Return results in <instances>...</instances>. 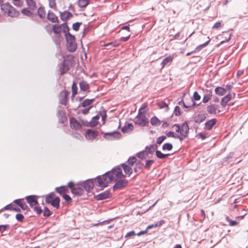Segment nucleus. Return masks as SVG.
<instances>
[{"label":"nucleus","instance_id":"43","mask_svg":"<svg viewBox=\"0 0 248 248\" xmlns=\"http://www.w3.org/2000/svg\"><path fill=\"white\" fill-rule=\"evenodd\" d=\"M62 30L63 32L64 33V36L67 35V33L69 32V28L67 25L66 22H64L62 24H61Z\"/></svg>","mask_w":248,"mask_h":248},{"label":"nucleus","instance_id":"17","mask_svg":"<svg viewBox=\"0 0 248 248\" xmlns=\"http://www.w3.org/2000/svg\"><path fill=\"white\" fill-rule=\"evenodd\" d=\"M47 19L53 23H56L59 22V20L58 16L51 11H48L47 16Z\"/></svg>","mask_w":248,"mask_h":248},{"label":"nucleus","instance_id":"9","mask_svg":"<svg viewBox=\"0 0 248 248\" xmlns=\"http://www.w3.org/2000/svg\"><path fill=\"white\" fill-rule=\"evenodd\" d=\"M134 123L135 125L140 127H145L148 126L149 121L146 117H136Z\"/></svg>","mask_w":248,"mask_h":248},{"label":"nucleus","instance_id":"46","mask_svg":"<svg viewBox=\"0 0 248 248\" xmlns=\"http://www.w3.org/2000/svg\"><path fill=\"white\" fill-rule=\"evenodd\" d=\"M157 105L160 108H165L166 111H168L169 109V106L167 103H166L164 101H161L158 102L157 103Z\"/></svg>","mask_w":248,"mask_h":248},{"label":"nucleus","instance_id":"11","mask_svg":"<svg viewBox=\"0 0 248 248\" xmlns=\"http://www.w3.org/2000/svg\"><path fill=\"white\" fill-rule=\"evenodd\" d=\"M70 126L75 130H81L82 129V124L74 117L70 118Z\"/></svg>","mask_w":248,"mask_h":248},{"label":"nucleus","instance_id":"15","mask_svg":"<svg viewBox=\"0 0 248 248\" xmlns=\"http://www.w3.org/2000/svg\"><path fill=\"white\" fill-rule=\"evenodd\" d=\"M27 202L30 204V206L32 207L38 203L37 201V196L36 195H30L26 197Z\"/></svg>","mask_w":248,"mask_h":248},{"label":"nucleus","instance_id":"39","mask_svg":"<svg viewBox=\"0 0 248 248\" xmlns=\"http://www.w3.org/2000/svg\"><path fill=\"white\" fill-rule=\"evenodd\" d=\"M206 118V114H198L197 118L195 119V122L197 124H200L202 123Z\"/></svg>","mask_w":248,"mask_h":248},{"label":"nucleus","instance_id":"24","mask_svg":"<svg viewBox=\"0 0 248 248\" xmlns=\"http://www.w3.org/2000/svg\"><path fill=\"white\" fill-rule=\"evenodd\" d=\"M79 87L81 91L90 92V86L89 84L84 80H82L79 82Z\"/></svg>","mask_w":248,"mask_h":248},{"label":"nucleus","instance_id":"44","mask_svg":"<svg viewBox=\"0 0 248 248\" xmlns=\"http://www.w3.org/2000/svg\"><path fill=\"white\" fill-rule=\"evenodd\" d=\"M136 156L140 159L144 160L146 159L148 155V153H146L145 151H142L137 153Z\"/></svg>","mask_w":248,"mask_h":248},{"label":"nucleus","instance_id":"58","mask_svg":"<svg viewBox=\"0 0 248 248\" xmlns=\"http://www.w3.org/2000/svg\"><path fill=\"white\" fill-rule=\"evenodd\" d=\"M16 219L20 222H22L23 221V220L24 219V216L20 213H18L16 215Z\"/></svg>","mask_w":248,"mask_h":248},{"label":"nucleus","instance_id":"64","mask_svg":"<svg viewBox=\"0 0 248 248\" xmlns=\"http://www.w3.org/2000/svg\"><path fill=\"white\" fill-rule=\"evenodd\" d=\"M146 110H141L140 109L138 110V113L136 117H146Z\"/></svg>","mask_w":248,"mask_h":248},{"label":"nucleus","instance_id":"10","mask_svg":"<svg viewBox=\"0 0 248 248\" xmlns=\"http://www.w3.org/2000/svg\"><path fill=\"white\" fill-rule=\"evenodd\" d=\"M69 92L67 90L62 91L59 95V103L66 106L68 103V96Z\"/></svg>","mask_w":248,"mask_h":248},{"label":"nucleus","instance_id":"3","mask_svg":"<svg viewBox=\"0 0 248 248\" xmlns=\"http://www.w3.org/2000/svg\"><path fill=\"white\" fill-rule=\"evenodd\" d=\"M65 38L68 50L70 52H75L77 48V44L76 42L75 36L70 33H68L67 35H65Z\"/></svg>","mask_w":248,"mask_h":248},{"label":"nucleus","instance_id":"14","mask_svg":"<svg viewBox=\"0 0 248 248\" xmlns=\"http://www.w3.org/2000/svg\"><path fill=\"white\" fill-rule=\"evenodd\" d=\"M110 189L106 190L103 192L100 193L94 196V198L97 201H101L108 199L110 194Z\"/></svg>","mask_w":248,"mask_h":248},{"label":"nucleus","instance_id":"63","mask_svg":"<svg viewBox=\"0 0 248 248\" xmlns=\"http://www.w3.org/2000/svg\"><path fill=\"white\" fill-rule=\"evenodd\" d=\"M84 26H85V28L83 29V31H82V37L86 35L89 32V31L91 30V27H90V26L86 27L85 25H84Z\"/></svg>","mask_w":248,"mask_h":248},{"label":"nucleus","instance_id":"21","mask_svg":"<svg viewBox=\"0 0 248 248\" xmlns=\"http://www.w3.org/2000/svg\"><path fill=\"white\" fill-rule=\"evenodd\" d=\"M13 202L16 204L22 210H26L28 208L27 205L22 199L15 200Z\"/></svg>","mask_w":248,"mask_h":248},{"label":"nucleus","instance_id":"19","mask_svg":"<svg viewBox=\"0 0 248 248\" xmlns=\"http://www.w3.org/2000/svg\"><path fill=\"white\" fill-rule=\"evenodd\" d=\"M217 123V120L215 118H213L207 121L204 124V129L207 130H211Z\"/></svg>","mask_w":248,"mask_h":248},{"label":"nucleus","instance_id":"13","mask_svg":"<svg viewBox=\"0 0 248 248\" xmlns=\"http://www.w3.org/2000/svg\"><path fill=\"white\" fill-rule=\"evenodd\" d=\"M95 101V98L92 99H86L84 100L81 103H80L77 107L72 108L74 110H76L80 107H82L86 108L88 106H91V104Z\"/></svg>","mask_w":248,"mask_h":248},{"label":"nucleus","instance_id":"56","mask_svg":"<svg viewBox=\"0 0 248 248\" xmlns=\"http://www.w3.org/2000/svg\"><path fill=\"white\" fill-rule=\"evenodd\" d=\"M173 113L176 116H179L181 114V111L180 107L178 106H175L173 111Z\"/></svg>","mask_w":248,"mask_h":248},{"label":"nucleus","instance_id":"57","mask_svg":"<svg viewBox=\"0 0 248 248\" xmlns=\"http://www.w3.org/2000/svg\"><path fill=\"white\" fill-rule=\"evenodd\" d=\"M201 95L199 94L198 92L195 91L194 92L193 97L191 99L195 101H198L201 99Z\"/></svg>","mask_w":248,"mask_h":248},{"label":"nucleus","instance_id":"20","mask_svg":"<svg viewBox=\"0 0 248 248\" xmlns=\"http://www.w3.org/2000/svg\"><path fill=\"white\" fill-rule=\"evenodd\" d=\"M71 193L76 196H81L84 193V190L82 187L78 186V187H75L72 189Z\"/></svg>","mask_w":248,"mask_h":248},{"label":"nucleus","instance_id":"50","mask_svg":"<svg viewBox=\"0 0 248 248\" xmlns=\"http://www.w3.org/2000/svg\"><path fill=\"white\" fill-rule=\"evenodd\" d=\"M49 7L54 10H57L56 0H48Z\"/></svg>","mask_w":248,"mask_h":248},{"label":"nucleus","instance_id":"23","mask_svg":"<svg viewBox=\"0 0 248 248\" xmlns=\"http://www.w3.org/2000/svg\"><path fill=\"white\" fill-rule=\"evenodd\" d=\"M121 167L123 168L125 174H127L129 176H130L133 173V170L130 166L127 165L125 163H122Z\"/></svg>","mask_w":248,"mask_h":248},{"label":"nucleus","instance_id":"29","mask_svg":"<svg viewBox=\"0 0 248 248\" xmlns=\"http://www.w3.org/2000/svg\"><path fill=\"white\" fill-rule=\"evenodd\" d=\"M60 75H62L65 74L67 71L69 70V66L68 64L66 63L65 60L62 63V66L60 68Z\"/></svg>","mask_w":248,"mask_h":248},{"label":"nucleus","instance_id":"28","mask_svg":"<svg viewBox=\"0 0 248 248\" xmlns=\"http://www.w3.org/2000/svg\"><path fill=\"white\" fill-rule=\"evenodd\" d=\"M28 7L34 11L37 9V4L35 0H25Z\"/></svg>","mask_w":248,"mask_h":248},{"label":"nucleus","instance_id":"49","mask_svg":"<svg viewBox=\"0 0 248 248\" xmlns=\"http://www.w3.org/2000/svg\"><path fill=\"white\" fill-rule=\"evenodd\" d=\"M166 137H171V138L177 139H179V140H181V139L180 138L179 135L175 134L173 132L171 131L167 133Z\"/></svg>","mask_w":248,"mask_h":248},{"label":"nucleus","instance_id":"25","mask_svg":"<svg viewBox=\"0 0 248 248\" xmlns=\"http://www.w3.org/2000/svg\"><path fill=\"white\" fill-rule=\"evenodd\" d=\"M212 96V92L211 90H206L205 93L202 98V102L204 103H207L211 98Z\"/></svg>","mask_w":248,"mask_h":248},{"label":"nucleus","instance_id":"16","mask_svg":"<svg viewBox=\"0 0 248 248\" xmlns=\"http://www.w3.org/2000/svg\"><path fill=\"white\" fill-rule=\"evenodd\" d=\"M59 13L61 19L64 22H66L68 19L73 17V14L68 11L60 12Z\"/></svg>","mask_w":248,"mask_h":248},{"label":"nucleus","instance_id":"12","mask_svg":"<svg viewBox=\"0 0 248 248\" xmlns=\"http://www.w3.org/2000/svg\"><path fill=\"white\" fill-rule=\"evenodd\" d=\"M98 135V132L95 130L88 129L86 131L85 136L88 140H93L95 139Z\"/></svg>","mask_w":248,"mask_h":248},{"label":"nucleus","instance_id":"38","mask_svg":"<svg viewBox=\"0 0 248 248\" xmlns=\"http://www.w3.org/2000/svg\"><path fill=\"white\" fill-rule=\"evenodd\" d=\"M90 0H78L77 4L80 8H85L90 3Z\"/></svg>","mask_w":248,"mask_h":248},{"label":"nucleus","instance_id":"54","mask_svg":"<svg viewBox=\"0 0 248 248\" xmlns=\"http://www.w3.org/2000/svg\"><path fill=\"white\" fill-rule=\"evenodd\" d=\"M226 220L229 222V225L231 226H234L238 224L237 221L232 220L228 216L226 217Z\"/></svg>","mask_w":248,"mask_h":248},{"label":"nucleus","instance_id":"52","mask_svg":"<svg viewBox=\"0 0 248 248\" xmlns=\"http://www.w3.org/2000/svg\"><path fill=\"white\" fill-rule=\"evenodd\" d=\"M82 23L81 22H77L74 23L72 25V29L75 31H78L79 29L80 26L82 25Z\"/></svg>","mask_w":248,"mask_h":248},{"label":"nucleus","instance_id":"5","mask_svg":"<svg viewBox=\"0 0 248 248\" xmlns=\"http://www.w3.org/2000/svg\"><path fill=\"white\" fill-rule=\"evenodd\" d=\"M110 173L109 175H112V180L114 179H121L125 177V175L123 174L122 170L120 166H116L111 169V170L108 171Z\"/></svg>","mask_w":248,"mask_h":248},{"label":"nucleus","instance_id":"4","mask_svg":"<svg viewBox=\"0 0 248 248\" xmlns=\"http://www.w3.org/2000/svg\"><path fill=\"white\" fill-rule=\"evenodd\" d=\"M94 179H88L83 181H79L77 182L76 185L81 186L82 188L87 193L93 189L94 186Z\"/></svg>","mask_w":248,"mask_h":248},{"label":"nucleus","instance_id":"55","mask_svg":"<svg viewBox=\"0 0 248 248\" xmlns=\"http://www.w3.org/2000/svg\"><path fill=\"white\" fill-rule=\"evenodd\" d=\"M154 162V160L153 159L146 160L144 167L146 169H150L151 166L152 165Z\"/></svg>","mask_w":248,"mask_h":248},{"label":"nucleus","instance_id":"33","mask_svg":"<svg viewBox=\"0 0 248 248\" xmlns=\"http://www.w3.org/2000/svg\"><path fill=\"white\" fill-rule=\"evenodd\" d=\"M215 93L218 95L222 96L226 93V89L222 87H217L215 89Z\"/></svg>","mask_w":248,"mask_h":248},{"label":"nucleus","instance_id":"60","mask_svg":"<svg viewBox=\"0 0 248 248\" xmlns=\"http://www.w3.org/2000/svg\"><path fill=\"white\" fill-rule=\"evenodd\" d=\"M166 139V136H161L159 137L156 139V143L158 144H161Z\"/></svg>","mask_w":248,"mask_h":248},{"label":"nucleus","instance_id":"51","mask_svg":"<svg viewBox=\"0 0 248 248\" xmlns=\"http://www.w3.org/2000/svg\"><path fill=\"white\" fill-rule=\"evenodd\" d=\"M190 100L192 102L191 105H186L185 103H184V108H194L196 106H199L201 103L198 104H196V103L194 101L195 100L190 99Z\"/></svg>","mask_w":248,"mask_h":248},{"label":"nucleus","instance_id":"2","mask_svg":"<svg viewBox=\"0 0 248 248\" xmlns=\"http://www.w3.org/2000/svg\"><path fill=\"white\" fill-rule=\"evenodd\" d=\"M60 201L61 199L60 197L57 196L53 192L49 193L46 196V202L51 204V206L56 208L57 209L60 208Z\"/></svg>","mask_w":248,"mask_h":248},{"label":"nucleus","instance_id":"37","mask_svg":"<svg viewBox=\"0 0 248 248\" xmlns=\"http://www.w3.org/2000/svg\"><path fill=\"white\" fill-rule=\"evenodd\" d=\"M100 118V116L99 115H96L95 116L93 117L91 121H90V127H95L98 124V120Z\"/></svg>","mask_w":248,"mask_h":248},{"label":"nucleus","instance_id":"62","mask_svg":"<svg viewBox=\"0 0 248 248\" xmlns=\"http://www.w3.org/2000/svg\"><path fill=\"white\" fill-rule=\"evenodd\" d=\"M78 88L77 87V83L75 81H74L72 85V93H78Z\"/></svg>","mask_w":248,"mask_h":248},{"label":"nucleus","instance_id":"26","mask_svg":"<svg viewBox=\"0 0 248 248\" xmlns=\"http://www.w3.org/2000/svg\"><path fill=\"white\" fill-rule=\"evenodd\" d=\"M11 6L9 2L3 3L0 6V10L3 14H8Z\"/></svg>","mask_w":248,"mask_h":248},{"label":"nucleus","instance_id":"6","mask_svg":"<svg viewBox=\"0 0 248 248\" xmlns=\"http://www.w3.org/2000/svg\"><path fill=\"white\" fill-rule=\"evenodd\" d=\"M113 181L116 182L115 184L112 186L113 190L117 189H122L124 187L126 186L128 184V180L123 178L114 179Z\"/></svg>","mask_w":248,"mask_h":248},{"label":"nucleus","instance_id":"41","mask_svg":"<svg viewBox=\"0 0 248 248\" xmlns=\"http://www.w3.org/2000/svg\"><path fill=\"white\" fill-rule=\"evenodd\" d=\"M157 147V146L155 144H151L149 146H147L145 147V150L146 153H148V155L149 154H152L155 151V149Z\"/></svg>","mask_w":248,"mask_h":248},{"label":"nucleus","instance_id":"61","mask_svg":"<svg viewBox=\"0 0 248 248\" xmlns=\"http://www.w3.org/2000/svg\"><path fill=\"white\" fill-rule=\"evenodd\" d=\"M155 155L156 157L161 159H164V154L162 153L160 151L156 150L155 151Z\"/></svg>","mask_w":248,"mask_h":248},{"label":"nucleus","instance_id":"40","mask_svg":"<svg viewBox=\"0 0 248 248\" xmlns=\"http://www.w3.org/2000/svg\"><path fill=\"white\" fill-rule=\"evenodd\" d=\"M52 31L56 35L60 34L62 31V28L61 25L54 24L52 26Z\"/></svg>","mask_w":248,"mask_h":248},{"label":"nucleus","instance_id":"1","mask_svg":"<svg viewBox=\"0 0 248 248\" xmlns=\"http://www.w3.org/2000/svg\"><path fill=\"white\" fill-rule=\"evenodd\" d=\"M109 174L110 173L107 171L103 175L96 176L94 179L96 182V185L102 188L107 187L109 183L113 181L112 175Z\"/></svg>","mask_w":248,"mask_h":248},{"label":"nucleus","instance_id":"30","mask_svg":"<svg viewBox=\"0 0 248 248\" xmlns=\"http://www.w3.org/2000/svg\"><path fill=\"white\" fill-rule=\"evenodd\" d=\"M173 59V56H169L164 58L161 63V65L162 66L161 69L163 68L168 63H171L172 62Z\"/></svg>","mask_w":248,"mask_h":248},{"label":"nucleus","instance_id":"27","mask_svg":"<svg viewBox=\"0 0 248 248\" xmlns=\"http://www.w3.org/2000/svg\"><path fill=\"white\" fill-rule=\"evenodd\" d=\"M55 191L62 196L63 194H65V192L68 191V189L67 186H62L59 187H56L55 188Z\"/></svg>","mask_w":248,"mask_h":248},{"label":"nucleus","instance_id":"36","mask_svg":"<svg viewBox=\"0 0 248 248\" xmlns=\"http://www.w3.org/2000/svg\"><path fill=\"white\" fill-rule=\"evenodd\" d=\"M33 11L29 7L24 8L21 10V13L24 15L31 17L33 15Z\"/></svg>","mask_w":248,"mask_h":248},{"label":"nucleus","instance_id":"47","mask_svg":"<svg viewBox=\"0 0 248 248\" xmlns=\"http://www.w3.org/2000/svg\"><path fill=\"white\" fill-rule=\"evenodd\" d=\"M172 144L169 142L164 143L162 147V149L163 151H170L172 149Z\"/></svg>","mask_w":248,"mask_h":248},{"label":"nucleus","instance_id":"22","mask_svg":"<svg viewBox=\"0 0 248 248\" xmlns=\"http://www.w3.org/2000/svg\"><path fill=\"white\" fill-rule=\"evenodd\" d=\"M134 129V126L132 123H127L121 128V131L123 133H127L131 132Z\"/></svg>","mask_w":248,"mask_h":248},{"label":"nucleus","instance_id":"35","mask_svg":"<svg viewBox=\"0 0 248 248\" xmlns=\"http://www.w3.org/2000/svg\"><path fill=\"white\" fill-rule=\"evenodd\" d=\"M9 12L7 14L8 16L11 17H17L19 16V13L16 11V9L12 6L9 10Z\"/></svg>","mask_w":248,"mask_h":248},{"label":"nucleus","instance_id":"59","mask_svg":"<svg viewBox=\"0 0 248 248\" xmlns=\"http://www.w3.org/2000/svg\"><path fill=\"white\" fill-rule=\"evenodd\" d=\"M62 197L64 199L65 202L68 203H71L72 202V199L69 195L67 194H63Z\"/></svg>","mask_w":248,"mask_h":248},{"label":"nucleus","instance_id":"32","mask_svg":"<svg viewBox=\"0 0 248 248\" xmlns=\"http://www.w3.org/2000/svg\"><path fill=\"white\" fill-rule=\"evenodd\" d=\"M150 123L154 126H157L160 125L161 122L157 117L154 116L151 118Z\"/></svg>","mask_w":248,"mask_h":248},{"label":"nucleus","instance_id":"31","mask_svg":"<svg viewBox=\"0 0 248 248\" xmlns=\"http://www.w3.org/2000/svg\"><path fill=\"white\" fill-rule=\"evenodd\" d=\"M218 106L215 104L209 105L207 107V110L210 114H216L217 113V108Z\"/></svg>","mask_w":248,"mask_h":248},{"label":"nucleus","instance_id":"48","mask_svg":"<svg viewBox=\"0 0 248 248\" xmlns=\"http://www.w3.org/2000/svg\"><path fill=\"white\" fill-rule=\"evenodd\" d=\"M137 160V159L136 157L134 156H132L129 157L127 161V163H128V165L132 166L134 163H136Z\"/></svg>","mask_w":248,"mask_h":248},{"label":"nucleus","instance_id":"45","mask_svg":"<svg viewBox=\"0 0 248 248\" xmlns=\"http://www.w3.org/2000/svg\"><path fill=\"white\" fill-rule=\"evenodd\" d=\"M208 38L209 39L208 41L205 42L204 43H203L202 44H201V45L198 46H197L196 47V48L195 49V50H194V51L199 52L202 48H203V47L206 46L209 44V43H210V42L211 41V39L209 38V37H208Z\"/></svg>","mask_w":248,"mask_h":248},{"label":"nucleus","instance_id":"7","mask_svg":"<svg viewBox=\"0 0 248 248\" xmlns=\"http://www.w3.org/2000/svg\"><path fill=\"white\" fill-rule=\"evenodd\" d=\"M189 130V127L188 123L187 121H185L181 125L180 135H179V137L181 139L180 140V141H182L184 139L188 137Z\"/></svg>","mask_w":248,"mask_h":248},{"label":"nucleus","instance_id":"53","mask_svg":"<svg viewBox=\"0 0 248 248\" xmlns=\"http://www.w3.org/2000/svg\"><path fill=\"white\" fill-rule=\"evenodd\" d=\"M52 215L51 212L47 207H45L44 209L43 216L47 217H50Z\"/></svg>","mask_w":248,"mask_h":248},{"label":"nucleus","instance_id":"18","mask_svg":"<svg viewBox=\"0 0 248 248\" xmlns=\"http://www.w3.org/2000/svg\"><path fill=\"white\" fill-rule=\"evenodd\" d=\"M232 95L234 96L235 94L234 93H228L227 95H226L225 96H224L220 102V105L222 107H225L226 106L227 103L229 101H230L232 98Z\"/></svg>","mask_w":248,"mask_h":248},{"label":"nucleus","instance_id":"34","mask_svg":"<svg viewBox=\"0 0 248 248\" xmlns=\"http://www.w3.org/2000/svg\"><path fill=\"white\" fill-rule=\"evenodd\" d=\"M37 15L41 18H44L46 16V11L45 7L41 6L37 9Z\"/></svg>","mask_w":248,"mask_h":248},{"label":"nucleus","instance_id":"8","mask_svg":"<svg viewBox=\"0 0 248 248\" xmlns=\"http://www.w3.org/2000/svg\"><path fill=\"white\" fill-rule=\"evenodd\" d=\"M102 133L104 134V138L109 140H118L120 139L121 137V133L116 130L111 132H102Z\"/></svg>","mask_w":248,"mask_h":248},{"label":"nucleus","instance_id":"42","mask_svg":"<svg viewBox=\"0 0 248 248\" xmlns=\"http://www.w3.org/2000/svg\"><path fill=\"white\" fill-rule=\"evenodd\" d=\"M63 39V37L61 34L56 35L53 38V40L54 43L57 45H60L61 42Z\"/></svg>","mask_w":248,"mask_h":248}]
</instances>
